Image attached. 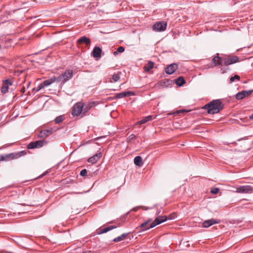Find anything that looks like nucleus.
Here are the masks:
<instances>
[{
    "instance_id": "obj_35",
    "label": "nucleus",
    "mask_w": 253,
    "mask_h": 253,
    "mask_svg": "<svg viewBox=\"0 0 253 253\" xmlns=\"http://www.w3.org/2000/svg\"><path fill=\"white\" fill-rule=\"evenodd\" d=\"M87 174V170L86 169H82L80 172V175L83 176H86Z\"/></svg>"
},
{
    "instance_id": "obj_28",
    "label": "nucleus",
    "mask_w": 253,
    "mask_h": 253,
    "mask_svg": "<svg viewBox=\"0 0 253 253\" xmlns=\"http://www.w3.org/2000/svg\"><path fill=\"white\" fill-rule=\"evenodd\" d=\"M64 119V116H59L57 117L55 119V122L56 124H59L61 122L63 121Z\"/></svg>"
},
{
    "instance_id": "obj_39",
    "label": "nucleus",
    "mask_w": 253,
    "mask_h": 253,
    "mask_svg": "<svg viewBox=\"0 0 253 253\" xmlns=\"http://www.w3.org/2000/svg\"><path fill=\"white\" fill-rule=\"evenodd\" d=\"M250 119H253V114L250 116Z\"/></svg>"
},
{
    "instance_id": "obj_36",
    "label": "nucleus",
    "mask_w": 253,
    "mask_h": 253,
    "mask_svg": "<svg viewBox=\"0 0 253 253\" xmlns=\"http://www.w3.org/2000/svg\"><path fill=\"white\" fill-rule=\"evenodd\" d=\"M125 51V48L123 46H120L117 49V51L120 53H122Z\"/></svg>"
},
{
    "instance_id": "obj_11",
    "label": "nucleus",
    "mask_w": 253,
    "mask_h": 253,
    "mask_svg": "<svg viewBox=\"0 0 253 253\" xmlns=\"http://www.w3.org/2000/svg\"><path fill=\"white\" fill-rule=\"evenodd\" d=\"M177 69V65L175 63H172L169 65L166 69V73L169 75L173 74Z\"/></svg>"
},
{
    "instance_id": "obj_30",
    "label": "nucleus",
    "mask_w": 253,
    "mask_h": 253,
    "mask_svg": "<svg viewBox=\"0 0 253 253\" xmlns=\"http://www.w3.org/2000/svg\"><path fill=\"white\" fill-rule=\"evenodd\" d=\"M240 79V77L239 76L237 75H235L233 77H231L230 79V81L231 83L234 82L235 80H237L238 81H239Z\"/></svg>"
},
{
    "instance_id": "obj_26",
    "label": "nucleus",
    "mask_w": 253,
    "mask_h": 253,
    "mask_svg": "<svg viewBox=\"0 0 253 253\" xmlns=\"http://www.w3.org/2000/svg\"><path fill=\"white\" fill-rule=\"evenodd\" d=\"M176 84L178 86H180L183 85L185 81L184 79V78L182 77H179L176 80Z\"/></svg>"
},
{
    "instance_id": "obj_9",
    "label": "nucleus",
    "mask_w": 253,
    "mask_h": 253,
    "mask_svg": "<svg viewBox=\"0 0 253 253\" xmlns=\"http://www.w3.org/2000/svg\"><path fill=\"white\" fill-rule=\"evenodd\" d=\"M167 220V217L166 216H158L156 218L155 220L151 223L150 224V228H153L157 225H159Z\"/></svg>"
},
{
    "instance_id": "obj_31",
    "label": "nucleus",
    "mask_w": 253,
    "mask_h": 253,
    "mask_svg": "<svg viewBox=\"0 0 253 253\" xmlns=\"http://www.w3.org/2000/svg\"><path fill=\"white\" fill-rule=\"evenodd\" d=\"M147 222H144L141 224L139 227L144 228L143 230H147L151 228L150 226L149 227H147Z\"/></svg>"
},
{
    "instance_id": "obj_29",
    "label": "nucleus",
    "mask_w": 253,
    "mask_h": 253,
    "mask_svg": "<svg viewBox=\"0 0 253 253\" xmlns=\"http://www.w3.org/2000/svg\"><path fill=\"white\" fill-rule=\"evenodd\" d=\"M120 79V76L119 74H115L112 76V79L114 82H116L118 81Z\"/></svg>"
},
{
    "instance_id": "obj_12",
    "label": "nucleus",
    "mask_w": 253,
    "mask_h": 253,
    "mask_svg": "<svg viewBox=\"0 0 253 253\" xmlns=\"http://www.w3.org/2000/svg\"><path fill=\"white\" fill-rule=\"evenodd\" d=\"M219 222V220L214 219H210L205 220L203 222V227L205 228H208L214 224H217Z\"/></svg>"
},
{
    "instance_id": "obj_33",
    "label": "nucleus",
    "mask_w": 253,
    "mask_h": 253,
    "mask_svg": "<svg viewBox=\"0 0 253 253\" xmlns=\"http://www.w3.org/2000/svg\"><path fill=\"white\" fill-rule=\"evenodd\" d=\"M45 86H44V85L43 84V83H41L40 84L39 86L37 87V90H36V91H40L41 89L44 88Z\"/></svg>"
},
{
    "instance_id": "obj_4",
    "label": "nucleus",
    "mask_w": 253,
    "mask_h": 253,
    "mask_svg": "<svg viewBox=\"0 0 253 253\" xmlns=\"http://www.w3.org/2000/svg\"><path fill=\"white\" fill-rule=\"evenodd\" d=\"M167 23L165 21L156 22L153 26V30L155 32H162L166 30Z\"/></svg>"
},
{
    "instance_id": "obj_14",
    "label": "nucleus",
    "mask_w": 253,
    "mask_h": 253,
    "mask_svg": "<svg viewBox=\"0 0 253 253\" xmlns=\"http://www.w3.org/2000/svg\"><path fill=\"white\" fill-rule=\"evenodd\" d=\"M102 157L101 152H99L88 159V162L92 164L96 163Z\"/></svg>"
},
{
    "instance_id": "obj_18",
    "label": "nucleus",
    "mask_w": 253,
    "mask_h": 253,
    "mask_svg": "<svg viewBox=\"0 0 253 253\" xmlns=\"http://www.w3.org/2000/svg\"><path fill=\"white\" fill-rule=\"evenodd\" d=\"M223 59L218 56V54L214 57L212 60V62L214 64V66H218L221 65L222 63Z\"/></svg>"
},
{
    "instance_id": "obj_6",
    "label": "nucleus",
    "mask_w": 253,
    "mask_h": 253,
    "mask_svg": "<svg viewBox=\"0 0 253 253\" xmlns=\"http://www.w3.org/2000/svg\"><path fill=\"white\" fill-rule=\"evenodd\" d=\"M13 82L11 80H5L2 81V86L0 88L1 92L4 94L8 92L9 86L11 85Z\"/></svg>"
},
{
    "instance_id": "obj_25",
    "label": "nucleus",
    "mask_w": 253,
    "mask_h": 253,
    "mask_svg": "<svg viewBox=\"0 0 253 253\" xmlns=\"http://www.w3.org/2000/svg\"><path fill=\"white\" fill-rule=\"evenodd\" d=\"M153 67L154 63L152 61H149V62L144 66V68L145 71L149 72Z\"/></svg>"
},
{
    "instance_id": "obj_7",
    "label": "nucleus",
    "mask_w": 253,
    "mask_h": 253,
    "mask_svg": "<svg viewBox=\"0 0 253 253\" xmlns=\"http://www.w3.org/2000/svg\"><path fill=\"white\" fill-rule=\"evenodd\" d=\"M253 190V189L251 186L244 185L237 187L236 192L239 193H251Z\"/></svg>"
},
{
    "instance_id": "obj_21",
    "label": "nucleus",
    "mask_w": 253,
    "mask_h": 253,
    "mask_svg": "<svg viewBox=\"0 0 253 253\" xmlns=\"http://www.w3.org/2000/svg\"><path fill=\"white\" fill-rule=\"evenodd\" d=\"M134 163L138 167H141L143 165L142 159L140 156H136L134 159Z\"/></svg>"
},
{
    "instance_id": "obj_16",
    "label": "nucleus",
    "mask_w": 253,
    "mask_h": 253,
    "mask_svg": "<svg viewBox=\"0 0 253 253\" xmlns=\"http://www.w3.org/2000/svg\"><path fill=\"white\" fill-rule=\"evenodd\" d=\"M133 94V93L131 91H125L116 94L114 96V98H122Z\"/></svg>"
},
{
    "instance_id": "obj_1",
    "label": "nucleus",
    "mask_w": 253,
    "mask_h": 253,
    "mask_svg": "<svg viewBox=\"0 0 253 253\" xmlns=\"http://www.w3.org/2000/svg\"><path fill=\"white\" fill-rule=\"evenodd\" d=\"M204 108L207 110L210 114H214L218 113L223 108V104L219 99L213 100L204 106Z\"/></svg>"
},
{
    "instance_id": "obj_32",
    "label": "nucleus",
    "mask_w": 253,
    "mask_h": 253,
    "mask_svg": "<svg viewBox=\"0 0 253 253\" xmlns=\"http://www.w3.org/2000/svg\"><path fill=\"white\" fill-rule=\"evenodd\" d=\"M219 192V189L218 188H212L211 191V193H213V194H217Z\"/></svg>"
},
{
    "instance_id": "obj_10",
    "label": "nucleus",
    "mask_w": 253,
    "mask_h": 253,
    "mask_svg": "<svg viewBox=\"0 0 253 253\" xmlns=\"http://www.w3.org/2000/svg\"><path fill=\"white\" fill-rule=\"evenodd\" d=\"M253 92V90H243L237 93L236 95V98L238 100H241L245 97L250 95Z\"/></svg>"
},
{
    "instance_id": "obj_22",
    "label": "nucleus",
    "mask_w": 253,
    "mask_h": 253,
    "mask_svg": "<svg viewBox=\"0 0 253 253\" xmlns=\"http://www.w3.org/2000/svg\"><path fill=\"white\" fill-rule=\"evenodd\" d=\"M128 233H124L121 236L114 239L113 241L115 242H119L124 240L127 236Z\"/></svg>"
},
{
    "instance_id": "obj_37",
    "label": "nucleus",
    "mask_w": 253,
    "mask_h": 253,
    "mask_svg": "<svg viewBox=\"0 0 253 253\" xmlns=\"http://www.w3.org/2000/svg\"><path fill=\"white\" fill-rule=\"evenodd\" d=\"M152 219L151 218H149L147 220V221H145L146 222H147V224L149 223H150L152 221Z\"/></svg>"
},
{
    "instance_id": "obj_13",
    "label": "nucleus",
    "mask_w": 253,
    "mask_h": 253,
    "mask_svg": "<svg viewBox=\"0 0 253 253\" xmlns=\"http://www.w3.org/2000/svg\"><path fill=\"white\" fill-rule=\"evenodd\" d=\"M91 41L90 39L85 36H83L79 39L77 42L78 45L84 43L86 45H89L90 44Z\"/></svg>"
},
{
    "instance_id": "obj_8",
    "label": "nucleus",
    "mask_w": 253,
    "mask_h": 253,
    "mask_svg": "<svg viewBox=\"0 0 253 253\" xmlns=\"http://www.w3.org/2000/svg\"><path fill=\"white\" fill-rule=\"evenodd\" d=\"M45 141L43 140H37L34 142L30 143L28 146L27 148L29 149L41 148L44 145Z\"/></svg>"
},
{
    "instance_id": "obj_2",
    "label": "nucleus",
    "mask_w": 253,
    "mask_h": 253,
    "mask_svg": "<svg viewBox=\"0 0 253 253\" xmlns=\"http://www.w3.org/2000/svg\"><path fill=\"white\" fill-rule=\"evenodd\" d=\"M73 76V71L70 69L66 70L59 76L56 77L57 83H60L61 84H64L72 79Z\"/></svg>"
},
{
    "instance_id": "obj_17",
    "label": "nucleus",
    "mask_w": 253,
    "mask_h": 253,
    "mask_svg": "<svg viewBox=\"0 0 253 253\" xmlns=\"http://www.w3.org/2000/svg\"><path fill=\"white\" fill-rule=\"evenodd\" d=\"M52 129H45L40 131L39 136L40 137L42 138L49 136L50 134H52Z\"/></svg>"
},
{
    "instance_id": "obj_23",
    "label": "nucleus",
    "mask_w": 253,
    "mask_h": 253,
    "mask_svg": "<svg viewBox=\"0 0 253 253\" xmlns=\"http://www.w3.org/2000/svg\"><path fill=\"white\" fill-rule=\"evenodd\" d=\"M116 228H117V226H109V227H107L106 228H104L103 229H101L99 232V234L106 233L108 231H109L112 229H115Z\"/></svg>"
},
{
    "instance_id": "obj_41",
    "label": "nucleus",
    "mask_w": 253,
    "mask_h": 253,
    "mask_svg": "<svg viewBox=\"0 0 253 253\" xmlns=\"http://www.w3.org/2000/svg\"><path fill=\"white\" fill-rule=\"evenodd\" d=\"M22 91H23V92H25L24 89L22 90Z\"/></svg>"
},
{
    "instance_id": "obj_5",
    "label": "nucleus",
    "mask_w": 253,
    "mask_h": 253,
    "mask_svg": "<svg viewBox=\"0 0 253 253\" xmlns=\"http://www.w3.org/2000/svg\"><path fill=\"white\" fill-rule=\"evenodd\" d=\"M239 61V58L237 56H227L223 58L222 63L226 65H229L235 63Z\"/></svg>"
},
{
    "instance_id": "obj_38",
    "label": "nucleus",
    "mask_w": 253,
    "mask_h": 253,
    "mask_svg": "<svg viewBox=\"0 0 253 253\" xmlns=\"http://www.w3.org/2000/svg\"><path fill=\"white\" fill-rule=\"evenodd\" d=\"M118 51H117V50L113 52V54H114V55L116 56L118 54Z\"/></svg>"
},
{
    "instance_id": "obj_20",
    "label": "nucleus",
    "mask_w": 253,
    "mask_h": 253,
    "mask_svg": "<svg viewBox=\"0 0 253 253\" xmlns=\"http://www.w3.org/2000/svg\"><path fill=\"white\" fill-rule=\"evenodd\" d=\"M152 116H151V115L148 116L147 117H145L143 118L140 121L137 122L135 124V125L144 124L147 123V122L152 120Z\"/></svg>"
},
{
    "instance_id": "obj_3",
    "label": "nucleus",
    "mask_w": 253,
    "mask_h": 253,
    "mask_svg": "<svg viewBox=\"0 0 253 253\" xmlns=\"http://www.w3.org/2000/svg\"><path fill=\"white\" fill-rule=\"evenodd\" d=\"M84 103L79 102L76 103L72 108V114L74 116H78L83 111Z\"/></svg>"
},
{
    "instance_id": "obj_27",
    "label": "nucleus",
    "mask_w": 253,
    "mask_h": 253,
    "mask_svg": "<svg viewBox=\"0 0 253 253\" xmlns=\"http://www.w3.org/2000/svg\"><path fill=\"white\" fill-rule=\"evenodd\" d=\"M11 156V154L0 156V161H7Z\"/></svg>"
},
{
    "instance_id": "obj_42",
    "label": "nucleus",
    "mask_w": 253,
    "mask_h": 253,
    "mask_svg": "<svg viewBox=\"0 0 253 253\" xmlns=\"http://www.w3.org/2000/svg\"><path fill=\"white\" fill-rule=\"evenodd\" d=\"M22 91H23V92H25L24 89L22 90Z\"/></svg>"
},
{
    "instance_id": "obj_34",
    "label": "nucleus",
    "mask_w": 253,
    "mask_h": 253,
    "mask_svg": "<svg viewBox=\"0 0 253 253\" xmlns=\"http://www.w3.org/2000/svg\"><path fill=\"white\" fill-rule=\"evenodd\" d=\"M136 137L135 135L132 134L131 135H130L128 138H127V141L128 142V141H130L134 139H135Z\"/></svg>"
},
{
    "instance_id": "obj_19",
    "label": "nucleus",
    "mask_w": 253,
    "mask_h": 253,
    "mask_svg": "<svg viewBox=\"0 0 253 253\" xmlns=\"http://www.w3.org/2000/svg\"><path fill=\"white\" fill-rule=\"evenodd\" d=\"M55 82L57 83V81L56 79V77L53 76V77L51 78L50 79L44 81L43 82H42V83H43V84L44 85V86L45 87H46Z\"/></svg>"
},
{
    "instance_id": "obj_15",
    "label": "nucleus",
    "mask_w": 253,
    "mask_h": 253,
    "mask_svg": "<svg viewBox=\"0 0 253 253\" xmlns=\"http://www.w3.org/2000/svg\"><path fill=\"white\" fill-rule=\"evenodd\" d=\"M101 49L98 46H95L93 49L92 54L94 57L100 58L101 57Z\"/></svg>"
},
{
    "instance_id": "obj_24",
    "label": "nucleus",
    "mask_w": 253,
    "mask_h": 253,
    "mask_svg": "<svg viewBox=\"0 0 253 253\" xmlns=\"http://www.w3.org/2000/svg\"><path fill=\"white\" fill-rule=\"evenodd\" d=\"M94 102H91L89 103H88L86 105H84L83 108V113L85 114L86 112L88 111L90 108L94 105Z\"/></svg>"
},
{
    "instance_id": "obj_40",
    "label": "nucleus",
    "mask_w": 253,
    "mask_h": 253,
    "mask_svg": "<svg viewBox=\"0 0 253 253\" xmlns=\"http://www.w3.org/2000/svg\"><path fill=\"white\" fill-rule=\"evenodd\" d=\"M159 213H160V211L157 212V214H159Z\"/></svg>"
}]
</instances>
